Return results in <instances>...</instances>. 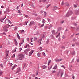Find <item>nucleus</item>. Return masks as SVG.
Segmentation results:
<instances>
[{"label":"nucleus","instance_id":"1","mask_svg":"<svg viewBox=\"0 0 79 79\" xmlns=\"http://www.w3.org/2000/svg\"><path fill=\"white\" fill-rule=\"evenodd\" d=\"M18 58L19 60H23L24 58V55L22 54H20L18 55Z\"/></svg>","mask_w":79,"mask_h":79},{"label":"nucleus","instance_id":"2","mask_svg":"<svg viewBox=\"0 0 79 79\" xmlns=\"http://www.w3.org/2000/svg\"><path fill=\"white\" fill-rule=\"evenodd\" d=\"M10 27V25H7L3 27V30L5 31H8V28Z\"/></svg>","mask_w":79,"mask_h":79},{"label":"nucleus","instance_id":"3","mask_svg":"<svg viewBox=\"0 0 79 79\" xmlns=\"http://www.w3.org/2000/svg\"><path fill=\"white\" fill-rule=\"evenodd\" d=\"M30 51V49H27L25 50V51L24 52V53L26 55H27V52Z\"/></svg>","mask_w":79,"mask_h":79},{"label":"nucleus","instance_id":"4","mask_svg":"<svg viewBox=\"0 0 79 79\" xmlns=\"http://www.w3.org/2000/svg\"><path fill=\"white\" fill-rule=\"evenodd\" d=\"M34 24H35V22H34L33 21H31L30 22L29 24V26L31 27L32 26V25H34Z\"/></svg>","mask_w":79,"mask_h":79},{"label":"nucleus","instance_id":"5","mask_svg":"<svg viewBox=\"0 0 79 79\" xmlns=\"http://www.w3.org/2000/svg\"><path fill=\"white\" fill-rule=\"evenodd\" d=\"M8 22L9 23H10V24H11L12 23L11 22L10 20H8V19H7L6 20H5V24H6V23H7Z\"/></svg>","mask_w":79,"mask_h":79},{"label":"nucleus","instance_id":"6","mask_svg":"<svg viewBox=\"0 0 79 79\" xmlns=\"http://www.w3.org/2000/svg\"><path fill=\"white\" fill-rule=\"evenodd\" d=\"M21 71V68H18L17 69V72H16V74H17L18 73H19Z\"/></svg>","mask_w":79,"mask_h":79},{"label":"nucleus","instance_id":"7","mask_svg":"<svg viewBox=\"0 0 79 79\" xmlns=\"http://www.w3.org/2000/svg\"><path fill=\"white\" fill-rule=\"evenodd\" d=\"M34 50H31L29 53V56H31V55H32V53H34Z\"/></svg>","mask_w":79,"mask_h":79},{"label":"nucleus","instance_id":"8","mask_svg":"<svg viewBox=\"0 0 79 79\" xmlns=\"http://www.w3.org/2000/svg\"><path fill=\"white\" fill-rule=\"evenodd\" d=\"M6 54V56H8V55L9 54V50H6L5 52Z\"/></svg>","mask_w":79,"mask_h":79},{"label":"nucleus","instance_id":"9","mask_svg":"<svg viewBox=\"0 0 79 79\" xmlns=\"http://www.w3.org/2000/svg\"><path fill=\"white\" fill-rule=\"evenodd\" d=\"M41 40H42V39H40L38 41V42L39 44V45H40V44H41Z\"/></svg>","mask_w":79,"mask_h":79},{"label":"nucleus","instance_id":"10","mask_svg":"<svg viewBox=\"0 0 79 79\" xmlns=\"http://www.w3.org/2000/svg\"><path fill=\"white\" fill-rule=\"evenodd\" d=\"M17 37L18 38V39H19V40H20V39H21V37H20V36L18 34H17Z\"/></svg>","mask_w":79,"mask_h":79},{"label":"nucleus","instance_id":"11","mask_svg":"<svg viewBox=\"0 0 79 79\" xmlns=\"http://www.w3.org/2000/svg\"><path fill=\"white\" fill-rule=\"evenodd\" d=\"M8 64L10 66V67H11V66H13V64H12V63H10V62L9 63H8Z\"/></svg>","mask_w":79,"mask_h":79},{"label":"nucleus","instance_id":"12","mask_svg":"<svg viewBox=\"0 0 79 79\" xmlns=\"http://www.w3.org/2000/svg\"><path fill=\"white\" fill-rule=\"evenodd\" d=\"M41 68L43 69H45V68H47V66H45V65H43L42 66Z\"/></svg>","mask_w":79,"mask_h":79},{"label":"nucleus","instance_id":"13","mask_svg":"<svg viewBox=\"0 0 79 79\" xmlns=\"http://www.w3.org/2000/svg\"><path fill=\"white\" fill-rule=\"evenodd\" d=\"M23 43H24V40L21 41V43H19V45L20 46H21V44H23Z\"/></svg>","mask_w":79,"mask_h":79},{"label":"nucleus","instance_id":"14","mask_svg":"<svg viewBox=\"0 0 79 79\" xmlns=\"http://www.w3.org/2000/svg\"><path fill=\"white\" fill-rule=\"evenodd\" d=\"M16 65H14L13 66V68H11V70H13L14 69H15V68H16Z\"/></svg>","mask_w":79,"mask_h":79},{"label":"nucleus","instance_id":"15","mask_svg":"<svg viewBox=\"0 0 79 79\" xmlns=\"http://www.w3.org/2000/svg\"><path fill=\"white\" fill-rule=\"evenodd\" d=\"M16 48L15 49L13 50L12 53H15V52L16 51Z\"/></svg>","mask_w":79,"mask_h":79},{"label":"nucleus","instance_id":"16","mask_svg":"<svg viewBox=\"0 0 79 79\" xmlns=\"http://www.w3.org/2000/svg\"><path fill=\"white\" fill-rule=\"evenodd\" d=\"M5 19V18L4 19H1L0 20L1 21V22H3V20Z\"/></svg>","mask_w":79,"mask_h":79},{"label":"nucleus","instance_id":"17","mask_svg":"<svg viewBox=\"0 0 79 79\" xmlns=\"http://www.w3.org/2000/svg\"><path fill=\"white\" fill-rule=\"evenodd\" d=\"M56 68H57V65H56L54 67L53 69H56Z\"/></svg>","mask_w":79,"mask_h":79},{"label":"nucleus","instance_id":"18","mask_svg":"<svg viewBox=\"0 0 79 79\" xmlns=\"http://www.w3.org/2000/svg\"><path fill=\"white\" fill-rule=\"evenodd\" d=\"M52 33L53 34H55V30H52Z\"/></svg>","mask_w":79,"mask_h":79},{"label":"nucleus","instance_id":"19","mask_svg":"<svg viewBox=\"0 0 79 79\" xmlns=\"http://www.w3.org/2000/svg\"><path fill=\"white\" fill-rule=\"evenodd\" d=\"M24 32V30H22L21 31V34H23Z\"/></svg>","mask_w":79,"mask_h":79},{"label":"nucleus","instance_id":"20","mask_svg":"<svg viewBox=\"0 0 79 79\" xmlns=\"http://www.w3.org/2000/svg\"><path fill=\"white\" fill-rule=\"evenodd\" d=\"M29 23L28 21L25 22V24H24V25L25 26H26L27 25V23Z\"/></svg>","mask_w":79,"mask_h":79},{"label":"nucleus","instance_id":"21","mask_svg":"<svg viewBox=\"0 0 79 79\" xmlns=\"http://www.w3.org/2000/svg\"><path fill=\"white\" fill-rule=\"evenodd\" d=\"M40 50H42V48L41 47H39L38 48Z\"/></svg>","mask_w":79,"mask_h":79},{"label":"nucleus","instance_id":"22","mask_svg":"<svg viewBox=\"0 0 79 79\" xmlns=\"http://www.w3.org/2000/svg\"><path fill=\"white\" fill-rule=\"evenodd\" d=\"M61 48H62V49H65V47L64 46H62V47H61Z\"/></svg>","mask_w":79,"mask_h":79},{"label":"nucleus","instance_id":"23","mask_svg":"<svg viewBox=\"0 0 79 79\" xmlns=\"http://www.w3.org/2000/svg\"><path fill=\"white\" fill-rule=\"evenodd\" d=\"M57 9H58V7H54V10H57Z\"/></svg>","mask_w":79,"mask_h":79},{"label":"nucleus","instance_id":"24","mask_svg":"<svg viewBox=\"0 0 79 79\" xmlns=\"http://www.w3.org/2000/svg\"><path fill=\"white\" fill-rule=\"evenodd\" d=\"M27 47H29V44H27V45L24 47V48H27Z\"/></svg>","mask_w":79,"mask_h":79},{"label":"nucleus","instance_id":"25","mask_svg":"<svg viewBox=\"0 0 79 79\" xmlns=\"http://www.w3.org/2000/svg\"><path fill=\"white\" fill-rule=\"evenodd\" d=\"M37 39V38L36 37L34 38V41H36Z\"/></svg>","mask_w":79,"mask_h":79},{"label":"nucleus","instance_id":"26","mask_svg":"<svg viewBox=\"0 0 79 79\" xmlns=\"http://www.w3.org/2000/svg\"><path fill=\"white\" fill-rule=\"evenodd\" d=\"M2 73H3V71H0V76H1V75L2 74Z\"/></svg>","mask_w":79,"mask_h":79},{"label":"nucleus","instance_id":"27","mask_svg":"<svg viewBox=\"0 0 79 79\" xmlns=\"http://www.w3.org/2000/svg\"><path fill=\"white\" fill-rule=\"evenodd\" d=\"M60 33H59L58 35L56 36V37L57 38H58V37H60Z\"/></svg>","mask_w":79,"mask_h":79},{"label":"nucleus","instance_id":"28","mask_svg":"<svg viewBox=\"0 0 79 79\" xmlns=\"http://www.w3.org/2000/svg\"><path fill=\"white\" fill-rule=\"evenodd\" d=\"M23 65H24V67H23L22 69H24V67L26 66V63H24Z\"/></svg>","mask_w":79,"mask_h":79},{"label":"nucleus","instance_id":"29","mask_svg":"<svg viewBox=\"0 0 79 79\" xmlns=\"http://www.w3.org/2000/svg\"><path fill=\"white\" fill-rule=\"evenodd\" d=\"M37 56H38V57H39V56H40V54L39 53H37Z\"/></svg>","mask_w":79,"mask_h":79},{"label":"nucleus","instance_id":"30","mask_svg":"<svg viewBox=\"0 0 79 79\" xmlns=\"http://www.w3.org/2000/svg\"><path fill=\"white\" fill-rule=\"evenodd\" d=\"M17 29H18V28L16 26L14 29V30L16 31V30H17Z\"/></svg>","mask_w":79,"mask_h":79},{"label":"nucleus","instance_id":"31","mask_svg":"<svg viewBox=\"0 0 79 79\" xmlns=\"http://www.w3.org/2000/svg\"><path fill=\"white\" fill-rule=\"evenodd\" d=\"M43 2L44 3H46V2H47V0H43Z\"/></svg>","mask_w":79,"mask_h":79},{"label":"nucleus","instance_id":"32","mask_svg":"<svg viewBox=\"0 0 79 79\" xmlns=\"http://www.w3.org/2000/svg\"><path fill=\"white\" fill-rule=\"evenodd\" d=\"M65 38H66V36H62V38L63 39H65Z\"/></svg>","mask_w":79,"mask_h":79},{"label":"nucleus","instance_id":"33","mask_svg":"<svg viewBox=\"0 0 79 79\" xmlns=\"http://www.w3.org/2000/svg\"><path fill=\"white\" fill-rule=\"evenodd\" d=\"M63 60L62 59H59V61H61Z\"/></svg>","mask_w":79,"mask_h":79},{"label":"nucleus","instance_id":"34","mask_svg":"<svg viewBox=\"0 0 79 79\" xmlns=\"http://www.w3.org/2000/svg\"><path fill=\"white\" fill-rule=\"evenodd\" d=\"M32 76H33V77H35V75L34 74H32Z\"/></svg>","mask_w":79,"mask_h":79},{"label":"nucleus","instance_id":"35","mask_svg":"<svg viewBox=\"0 0 79 79\" xmlns=\"http://www.w3.org/2000/svg\"><path fill=\"white\" fill-rule=\"evenodd\" d=\"M23 18H20L19 19H20V20L21 21H22V20H23Z\"/></svg>","mask_w":79,"mask_h":79},{"label":"nucleus","instance_id":"36","mask_svg":"<svg viewBox=\"0 0 79 79\" xmlns=\"http://www.w3.org/2000/svg\"><path fill=\"white\" fill-rule=\"evenodd\" d=\"M42 54L44 56H45V53L44 52H43Z\"/></svg>","mask_w":79,"mask_h":79},{"label":"nucleus","instance_id":"37","mask_svg":"<svg viewBox=\"0 0 79 79\" xmlns=\"http://www.w3.org/2000/svg\"><path fill=\"white\" fill-rule=\"evenodd\" d=\"M45 35H43L42 38H45Z\"/></svg>","mask_w":79,"mask_h":79},{"label":"nucleus","instance_id":"38","mask_svg":"<svg viewBox=\"0 0 79 79\" xmlns=\"http://www.w3.org/2000/svg\"><path fill=\"white\" fill-rule=\"evenodd\" d=\"M51 38H53V35H51Z\"/></svg>","mask_w":79,"mask_h":79},{"label":"nucleus","instance_id":"39","mask_svg":"<svg viewBox=\"0 0 79 79\" xmlns=\"http://www.w3.org/2000/svg\"><path fill=\"white\" fill-rule=\"evenodd\" d=\"M45 19H43L42 21L43 23H44V22H45Z\"/></svg>","mask_w":79,"mask_h":79},{"label":"nucleus","instance_id":"40","mask_svg":"<svg viewBox=\"0 0 79 79\" xmlns=\"http://www.w3.org/2000/svg\"><path fill=\"white\" fill-rule=\"evenodd\" d=\"M56 62H59V59H57L56 60Z\"/></svg>","mask_w":79,"mask_h":79},{"label":"nucleus","instance_id":"41","mask_svg":"<svg viewBox=\"0 0 79 79\" xmlns=\"http://www.w3.org/2000/svg\"><path fill=\"white\" fill-rule=\"evenodd\" d=\"M63 75V72H62L61 73V77H62V76Z\"/></svg>","mask_w":79,"mask_h":79},{"label":"nucleus","instance_id":"42","mask_svg":"<svg viewBox=\"0 0 79 79\" xmlns=\"http://www.w3.org/2000/svg\"><path fill=\"white\" fill-rule=\"evenodd\" d=\"M38 74H39V72H38V71H37L36 73V76H38Z\"/></svg>","mask_w":79,"mask_h":79},{"label":"nucleus","instance_id":"43","mask_svg":"<svg viewBox=\"0 0 79 79\" xmlns=\"http://www.w3.org/2000/svg\"><path fill=\"white\" fill-rule=\"evenodd\" d=\"M44 24H45L44 23H43L42 25L41 26V27H42L43 26H44Z\"/></svg>","mask_w":79,"mask_h":79},{"label":"nucleus","instance_id":"44","mask_svg":"<svg viewBox=\"0 0 79 79\" xmlns=\"http://www.w3.org/2000/svg\"><path fill=\"white\" fill-rule=\"evenodd\" d=\"M44 15H45L44 16H45L47 15V13L46 12H45Z\"/></svg>","mask_w":79,"mask_h":79},{"label":"nucleus","instance_id":"45","mask_svg":"<svg viewBox=\"0 0 79 79\" xmlns=\"http://www.w3.org/2000/svg\"><path fill=\"white\" fill-rule=\"evenodd\" d=\"M14 42H15V44L16 43H17V41H16V40H14Z\"/></svg>","mask_w":79,"mask_h":79},{"label":"nucleus","instance_id":"46","mask_svg":"<svg viewBox=\"0 0 79 79\" xmlns=\"http://www.w3.org/2000/svg\"><path fill=\"white\" fill-rule=\"evenodd\" d=\"M49 6H50V5H48L46 7V8H48V7H49Z\"/></svg>","mask_w":79,"mask_h":79},{"label":"nucleus","instance_id":"47","mask_svg":"<svg viewBox=\"0 0 79 79\" xmlns=\"http://www.w3.org/2000/svg\"><path fill=\"white\" fill-rule=\"evenodd\" d=\"M19 6H19L17 7V10L19 8Z\"/></svg>","mask_w":79,"mask_h":79},{"label":"nucleus","instance_id":"48","mask_svg":"<svg viewBox=\"0 0 79 79\" xmlns=\"http://www.w3.org/2000/svg\"><path fill=\"white\" fill-rule=\"evenodd\" d=\"M25 17L26 18H27V17H28V15H25Z\"/></svg>","mask_w":79,"mask_h":79},{"label":"nucleus","instance_id":"49","mask_svg":"<svg viewBox=\"0 0 79 79\" xmlns=\"http://www.w3.org/2000/svg\"><path fill=\"white\" fill-rule=\"evenodd\" d=\"M22 48H20L19 50H20V52H21V50H22Z\"/></svg>","mask_w":79,"mask_h":79},{"label":"nucleus","instance_id":"50","mask_svg":"<svg viewBox=\"0 0 79 79\" xmlns=\"http://www.w3.org/2000/svg\"><path fill=\"white\" fill-rule=\"evenodd\" d=\"M14 57H15V54H14L13 56H12V58H14Z\"/></svg>","mask_w":79,"mask_h":79},{"label":"nucleus","instance_id":"51","mask_svg":"<svg viewBox=\"0 0 79 79\" xmlns=\"http://www.w3.org/2000/svg\"><path fill=\"white\" fill-rule=\"evenodd\" d=\"M1 66L2 67V68H3V64H1Z\"/></svg>","mask_w":79,"mask_h":79},{"label":"nucleus","instance_id":"52","mask_svg":"<svg viewBox=\"0 0 79 79\" xmlns=\"http://www.w3.org/2000/svg\"><path fill=\"white\" fill-rule=\"evenodd\" d=\"M1 14H2V11H0V15H1Z\"/></svg>","mask_w":79,"mask_h":79},{"label":"nucleus","instance_id":"53","mask_svg":"<svg viewBox=\"0 0 79 79\" xmlns=\"http://www.w3.org/2000/svg\"><path fill=\"white\" fill-rule=\"evenodd\" d=\"M1 8H4V7L3 6H1Z\"/></svg>","mask_w":79,"mask_h":79},{"label":"nucleus","instance_id":"54","mask_svg":"<svg viewBox=\"0 0 79 79\" xmlns=\"http://www.w3.org/2000/svg\"><path fill=\"white\" fill-rule=\"evenodd\" d=\"M27 41H28V42H29V38H27Z\"/></svg>","mask_w":79,"mask_h":79},{"label":"nucleus","instance_id":"55","mask_svg":"<svg viewBox=\"0 0 79 79\" xmlns=\"http://www.w3.org/2000/svg\"><path fill=\"white\" fill-rule=\"evenodd\" d=\"M18 13H20V10H19L18 11Z\"/></svg>","mask_w":79,"mask_h":79},{"label":"nucleus","instance_id":"56","mask_svg":"<svg viewBox=\"0 0 79 79\" xmlns=\"http://www.w3.org/2000/svg\"><path fill=\"white\" fill-rule=\"evenodd\" d=\"M15 44L17 46V45H18V42L15 43Z\"/></svg>","mask_w":79,"mask_h":79},{"label":"nucleus","instance_id":"57","mask_svg":"<svg viewBox=\"0 0 79 79\" xmlns=\"http://www.w3.org/2000/svg\"><path fill=\"white\" fill-rule=\"evenodd\" d=\"M61 67H62V68H64V69H65V67H64V66L63 65H62Z\"/></svg>","mask_w":79,"mask_h":79},{"label":"nucleus","instance_id":"58","mask_svg":"<svg viewBox=\"0 0 79 79\" xmlns=\"http://www.w3.org/2000/svg\"><path fill=\"white\" fill-rule=\"evenodd\" d=\"M56 71H53L52 72V73H55Z\"/></svg>","mask_w":79,"mask_h":79},{"label":"nucleus","instance_id":"59","mask_svg":"<svg viewBox=\"0 0 79 79\" xmlns=\"http://www.w3.org/2000/svg\"><path fill=\"white\" fill-rule=\"evenodd\" d=\"M45 29H47V26H45L44 27Z\"/></svg>","mask_w":79,"mask_h":79},{"label":"nucleus","instance_id":"60","mask_svg":"<svg viewBox=\"0 0 79 79\" xmlns=\"http://www.w3.org/2000/svg\"><path fill=\"white\" fill-rule=\"evenodd\" d=\"M31 42H32V40H33V38H31Z\"/></svg>","mask_w":79,"mask_h":79},{"label":"nucleus","instance_id":"61","mask_svg":"<svg viewBox=\"0 0 79 79\" xmlns=\"http://www.w3.org/2000/svg\"><path fill=\"white\" fill-rule=\"evenodd\" d=\"M72 77L73 78V79H74V75H73Z\"/></svg>","mask_w":79,"mask_h":79},{"label":"nucleus","instance_id":"62","mask_svg":"<svg viewBox=\"0 0 79 79\" xmlns=\"http://www.w3.org/2000/svg\"><path fill=\"white\" fill-rule=\"evenodd\" d=\"M23 5H24L23 4H21V7H23Z\"/></svg>","mask_w":79,"mask_h":79},{"label":"nucleus","instance_id":"63","mask_svg":"<svg viewBox=\"0 0 79 79\" xmlns=\"http://www.w3.org/2000/svg\"><path fill=\"white\" fill-rule=\"evenodd\" d=\"M48 21H49H49H50V19H49V18H48Z\"/></svg>","mask_w":79,"mask_h":79},{"label":"nucleus","instance_id":"64","mask_svg":"<svg viewBox=\"0 0 79 79\" xmlns=\"http://www.w3.org/2000/svg\"><path fill=\"white\" fill-rule=\"evenodd\" d=\"M77 62H79V59H77Z\"/></svg>","mask_w":79,"mask_h":79}]
</instances>
